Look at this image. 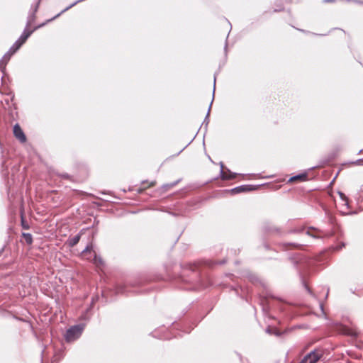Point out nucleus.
Listing matches in <instances>:
<instances>
[{"instance_id":"f257e3e1","label":"nucleus","mask_w":363,"mask_h":363,"mask_svg":"<svg viewBox=\"0 0 363 363\" xmlns=\"http://www.w3.org/2000/svg\"><path fill=\"white\" fill-rule=\"evenodd\" d=\"M39 2L37 3L35 5L33 13L30 14L28 18V22H27V26L24 31L23 32L22 35L20 36V38L15 42V43L11 47V50H13V52H16L21 46L26 41V40L28 38V37L31 35L33 33V30H28V27L30 26L31 23L34 20L35 13L38 10Z\"/></svg>"},{"instance_id":"f03ea898","label":"nucleus","mask_w":363,"mask_h":363,"mask_svg":"<svg viewBox=\"0 0 363 363\" xmlns=\"http://www.w3.org/2000/svg\"><path fill=\"white\" fill-rule=\"evenodd\" d=\"M39 2L37 3L35 5L33 13L30 14L28 18V22H27V26L24 31L23 32L22 35L20 36V38L15 42V43L11 47V50H13V52H16L21 46L26 41V40L28 38V37L31 35L33 33V30H28V27L30 26L31 23L34 20L35 13L38 10Z\"/></svg>"},{"instance_id":"7ed1b4c3","label":"nucleus","mask_w":363,"mask_h":363,"mask_svg":"<svg viewBox=\"0 0 363 363\" xmlns=\"http://www.w3.org/2000/svg\"><path fill=\"white\" fill-rule=\"evenodd\" d=\"M84 330V325H77L68 329L65 334V340L67 342H72L78 339Z\"/></svg>"},{"instance_id":"20e7f679","label":"nucleus","mask_w":363,"mask_h":363,"mask_svg":"<svg viewBox=\"0 0 363 363\" xmlns=\"http://www.w3.org/2000/svg\"><path fill=\"white\" fill-rule=\"evenodd\" d=\"M322 356V351L315 350L305 356L300 363H316Z\"/></svg>"},{"instance_id":"39448f33","label":"nucleus","mask_w":363,"mask_h":363,"mask_svg":"<svg viewBox=\"0 0 363 363\" xmlns=\"http://www.w3.org/2000/svg\"><path fill=\"white\" fill-rule=\"evenodd\" d=\"M13 135L21 143H23L26 141V135L18 123L13 126Z\"/></svg>"},{"instance_id":"423d86ee","label":"nucleus","mask_w":363,"mask_h":363,"mask_svg":"<svg viewBox=\"0 0 363 363\" xmlns=\"http://www.w3.org/2000/svg\"><path fill=\"white\" fill-rule=\"evenodd\" d=\"M220 177L223 179H233L237 176L236 173L231 172L229 169L224 170V165L220 162Z\"/></svg>"},{"instance_id":"0eeeda50","label":"nucleus","mask_w":363,"mask_h":363,"mask_svg":"<svg viewBox=\"0 0 363 363\" xmlns=\"http://www.w3.org/2000/svg\"><path fill=\"white\" fill-rule=\"evenodd\" d=\"M257 188L254 187L251 185H242L230 190V192L233 194H239L244 191H250L252 190H255Z\"/></svg>"},{"instance_id":"6e6552de","label":"nucleus","mask_w":363,"mask_h":363,"mask_svg":"<svg viewBox=\"0 0 363 363\" xmlns=\"http://www.w3.org/2000/svg\"><path fill=\"white\" fill-rule=\"evenodd\" d=\"M307 177H308L307 174H306V173L300 174H298V175L291 177L289 179V182H296V181L303 182L307 179Z\"/></svg>"},{"instance_id":"1a4fd4ad","label":"nucleus","mask_w":363,"mask_h":363,"mask_svg":"<svg viewBox=\"0 0 363 363\" xmlns=\"http://www.w3.org/2000/svg\"><path fill=\"white\" fill-rule=\"evenodd\" d=\"M80 238H81V233L74 236L73 238H70L67 241L68 245L70 247H74L79 242Z\"/></svg>"},{"instance_id":"9d476101","label":"nucleus","mask_w":363,"mask_h":363,"mask_svg":"<svg viewBox=\"0 0 363 363\" xmlns=\"http://www.w3.org/2000/svg\"><path fill=\"white\" fill-rule=\"evenodd\" d=\"M14 53L15 52H13V50H11V48L10 50L3 56L0 62L1 63H4V62L6 63L9 60L11 56L12 55H13Z\"/></svg>"},{"instance_id":"9b49d317","label":"nucleus","mask_w":363,"mask_h":363,"mask_svg":"<svg viewBox=\"0 0 363 363\" xmlns=\"http://www.w3.org/2000/svg\"><path fill=\"white\" fill-rule=\"evenodd\" d=\"M23 237L24 238L26 242L28 244H31L32 243L33 238H32L31 234H30V233H23Z\"/></svg>"},{"instance_id":"f8f14e48","label":"nucleus","mask_w":363,"mask_h":363,"mask_svg":"<svg viewBox=\"0 0 363 363\" xmlns=\"http://www.w3.org/2000/svg\"><path fill=\"white\" fill-rule=\"evenodd\" d=\"M94 262L97 265L103 264L102 259L100 257H98L96 255H95V257L94 258Z\"/></svg>"},{"instance_id":"ddd939ff","label":"nucleus","mask_w":363,"mask_h":363,"mask_svg":"<svg viewBox=\"0 0 363 363\" xmlns=\"http://www.w3.org/2000/svg\"><path fill=\"white\" fill-rule=\"evenodd\" d=\"M303 230L306 232V234H307L308 235H311V236H312L313 238L319 237V235H318L317 234L312 233L309 229H308V230Z\"/></svg>"},{"instance_id":"4468645a","label":"nucleus","mask_w":363,"mask_h":363,"mask_svg":"<svg viewBox=\"0 0 363 363\" xmlns=\"http://www.w3.org/2000/svg\"><path fill=\"white\" fill-rule=\"evenodd\" d=\"M91 246H86V248L83 250V253H85V252H90L91 251Z\"/></svg>"},{"instance_id":"2eb2a0df","label":"nucleus","mask_w":363,"mask_h":363,"mask_svg":"<svg viewBox=\"0 0 363 363\" xmlns=\"http://www.w3.org/2000/svg\"><path fill=\"white\" fill-rule=\"evenodd\" d=\"M211 104H212V102L211 103L209 107H208V113H207V115H206V119H205V121L207 120V118H208V116H209V113H210V111H211Z\"/></svg>"},{"instance_id":"dca6fc26","label":"nucleus","mask_w":363,"mask_h":363,"mask_svg":"<svg viewBox=\"0 0 363 363\" xmlns=\"http://www.w3.org/2000/svg\"><path fill=\"white\" fill-rule=\"evenodd\" d=\"M340 197H341L342 199H345V196L342 193H340Z\"/></svg>"},{"instance_id":"f3484780","label":"nucleus","mask_w":363,"mask_h":363,"mask_svg":"<svg viewBox=\"0 0 363 363\" xmlns=\"http://www.w3.org/2000/svg\"><path fill=\"white\" fill-rule=\"evenodd\" d=\"M266 331H267V333H272V330H271L270 328H267V329L266 330Z\"/></svg>"},{"instance_id":"a211bd4d","label":"nucleus","mask_w":363,"mask_h":363,"mask_svg":"<svg viewBox=\"0 0 363 363\" xmlns=\"http://www.w3.org/2000/svg\"><path fill=\"white\" fill-rule=\"evenodd\" d=\"M333 1V0H324V2L326 3V2H331Z\"/></svg>"},{"instance_id":"6ab92c4d","label":"nucleus","mask_w":363,"mask_h":363,"mask_svg":"<svg viewBox=\"0 0 363 363\" xmlns=\"http://www.w3.org/2000/svg\"><path fill=\"white\" fill-rule=\"evenodd\" d=\"M216 78L215 77L214 78V85L216 84ZM215 91V87L213 88V92Z\"/></svg>"},{"instance_id":"aec40b11","label":"nucleus","mask_w":363,"mask_h":363,"mask_svg":"<svg viewBox=\"0 0 363 363\" xmlns=\"http://www.w3.org/2000/svg\"><path fill=\"white\" fill-rule=\"evenodd\" d=\"M154 185H155V182H152L150 183V186H154Z\"/></svg>"}]
</instances>
